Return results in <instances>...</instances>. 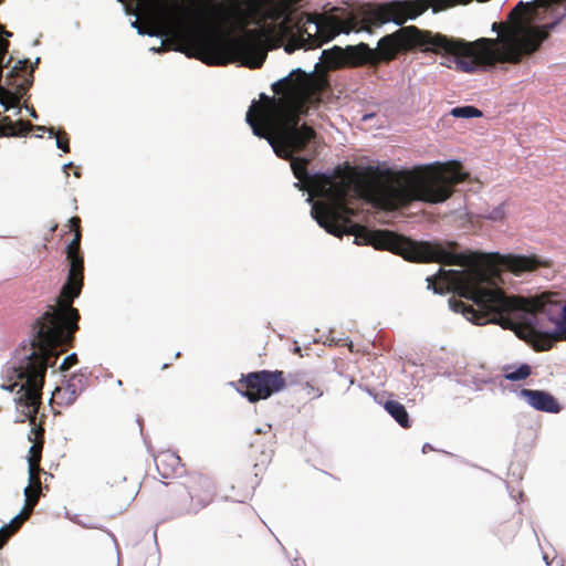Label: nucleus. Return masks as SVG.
<instances>
[{
  "label": "nucleus",
  "instance_id": "1",
  "mask_svg": "<svg viewBox=\"0 0 566 566\" xmlns=\"http://www.w3.org/2000/svg\"><path fill=\"white\" fill-rule=\"evenodd\" d=\"M329 87L324 75H307L297 69L272 85L280 97L261 94L260 102H253L247 113V123L255 136L264 138L277 157L290 160L295 184L311 195L324 198L312 206V217L326 232L342 238L354 235L350 217L354 210L347 206V197L357 186L386 210H396L409 206L412 201L429 203L443 202L451 197L455 185L462 182L465 175L459 164L418 167L413 170L394 172L367 167L358 171L355 167H337L333 176L311 175L307 170L308 158L294 157L304 151L317 134L307 124L300 125L302 115L308 105H318L322 94Z\"/></svg>",
  "mask_w": 566,
  "mask_h": 566
},
{
  "label": "nucleus",
  "instance_id": "2",
  "mask_svg": "<svg viewBox=\"0 0 566 566\" xmlns=\"http://www.w3.org/2000/svg\"><path fill=\"white\" fill-rule=\"evenodd\" d=\"M357 244H367L376 250H387L410 262L440 263L468 266V270H442L427 279L428 289L437 294L454 291L458 295L474 302L476 315L486 304L501 281L497 264L520 274L534 271L544 263L535 255H500L478 252H461L455 241H415L390 230H370L365 226H354L350 231Z\"/></svg>",
  "mask_w": 566,
  "mask_h": 566
},
{
  "label": "nucleus",
  "instance_id": "3",
  "mask_svg": "<svg viewBox=\"0 0 566 566\" xmlns=\"http://www.w3.org/2000/svg\"><path fill=\"white\" fill-rule=\"evenodd\" d=\"M139 10L146 14L151 27L138 29L139 34L163 36L171 34L178 42L177 50L196 57L207 65H226L238 61L250 69L263 65L266 53L258 44V32L249 30L243 36L226 41L217 29L182 27L175 30L169 19L172 8L168 0H136Z\"/></svg>",
  "mask_w": 566,
  "mask_h": 566
},
{
  "label": "nucleus",
  "instance_id": "4",
  "mask_svg": "<svg viewBox=\"0 0 566 566\" xmlns=\"http://www.w3.org/2000/svg\"><path fill=\"white\" fill-rule=\"evenodd\" d=\"M555 294L544 293L541 296L526 298L523 296H507L496 286L479 315L474 307L462 301H453L454 311H461L463 315L478 325L494 323L503 328L514 331L516 336L531 344L537 352L549 350L554 340H566V303L562 306L558 318L553 319L555 329L552 334L537 332L530 323L524 322L526 315L537 312H547L546 306L555 303L552 297Z\"/></svg>",
  "mask_w": 566,
  "mask_h": 566
},
{
  "label": "nucleus",
  "instance_id": "5",
  "mask_svg": "<svg viewBox=\"0 0 566 566\" xmlns=\"http://www.w3.org/2000/svg\"><path fill=\"white\" fill-rule=\"evenodd\" d=\"M82 232L76 231L66 247L69 273L55 305H50L33 324L38 344H69L71 347L81 318L73 302L81 295L84 285V258L81 252Z\"/></svg>",
  "mask_w": 566,
  "mask_h": 566
},
{
  "label": "nucleus",
  "instance_id": "6",
  "mask_svg": "<svg viewBox=\"0 0 566 566\" xmlns=\"http://www.w3.org/2000/svg\"><path fill=\"white\" fill-rule=\"evenodd\" d=\"M62 346H69V344H38V338L33 337L30 353L23 357L22 361L18 366L12 365L6 368V376L10 384L0 386L1 389L13 391L20 385L15 402L32 426L29 434L32 443L41 441L44 446L45 430L42 424H36V413L41 405L42 387L50 359L57 357V348Z\"/></svg>",
  "mask_w": 566,
  "mask_h": 566
},
{
  "label": "nucleus",
  "instance_id": "7",
  "mask_svg": "<svg viewBox=\"0 0 566 566\" xmlns=\"http://www.w3.org/2000/svg\"><path fill=\"white\" fill-rule=\"evenodd\" d=\"M354 29L355 22L352 19L342 20L332 15L302 12L295 22L296 34L285 45V51L292 53L301 48L314 49Z\"/></svg>",
  "mask_w": 566,
  "mask_h": 566
},
{
  "label": "nucleus",
  "instance_id": "8",
  "mask_svg": "<svg viewBox=\"0 0 566 566\" xmlns=\"http://www.w3.org/2000/svg\"><path fill=\"white\" fill-rule=\"evenodd\" d=\"M213 497V483L201 473H191L182 482L171 483L167 492L171 506L186 514L199 512L208 506Z\"/></svg>",
  "mask_w": 566,
  "mask_h": 566
},
{
  "label": "nucleus",
  "instance_id": "9",
  "mask_svg": "<svg viewBox=\"0 0 566 566\" xmlns=\"http://www.w3.org/2000/svg\"><path fill=\"white\" fill-rule=\"evenodd\" d=\"M232 386L250 402H256L282 390L285 387V378L281 370L252 371L242 375L238 381L232 382Z\"/></svg>",
  "mask_w": 566,
  "mask_h": 566
},
{
  "label": "nucleus",
  "instance_id": "10",
  "mask_svg": "<svg viewBox=\"0 0 566 566\" xmlns=\"http://www.w3.org/2000/svg\"><path fill=\"white\" fill-rule=\"evenodd\" d=\"M520 396L536 410L556 413L560 410L557 399L547 391L522 389Z\"/></svg>",
  "mask_w": 566,
  "mask_h": 566
},
{
  "label": "nucleus",
  "instance_id": "11",
  "mask_svg": "<svg viewBox=\"0 0 566 566\" xmlns=\"http://www.w3.org/2000/svg\"><path fill=\"white\" fill-rule=\"evenodd\" d=\"M32 129L39 130V137H42V132H49L50 135L55 134L53 127L46 128L45 126H34L30 122L22 119L12 122L9 116H3L0 119V136H24Z\"/></svg>",
  "mask_w": 566,
  "mask_h": 566
},
{
  "label": "nucleus",
  "instance_id": "12",
  "mask_svg": "<svg viewBox=\"0 0 566 566\" xmlns=\"http://www.w3.org/2000/svg\"><path fill=\"white\" fill-rule=\"evenodd\" d=\"M32 129L39 130V137H42V132H49L50 135L55 134L53 127L46 128L45 126H34L30 122L22 119L12 122L9 116H3L0 119V136H24Z\"/></svg>",
  "mask_w": 566,
  "mask_h": 566
},
{
  "label": "nucleus",
  "instance_id": "13",
  "mask_svg": "<svg viewBox=\"0 0 566 566\" xmlns=\"http://www.w3.org/2000/svg\"><path fill=\"white\" fill-rule=\"evenodd\" d=\"M82 375H74L64 386L57 387L52 395L53 401L60 406H71L82 390Z\"/></svg>",
  "mask_w": 566,
  "mask_h": 566
},
{
  "label": "nucleus",
  "instance_id": "14",
  "mask_svg": "<svg viewBox=\"0 0 566 566\" xmlns=\"http://www.w3.org/2000/svg\"><path fill=\"white\" fill-rule=\"evenodd\" d=\"M302 0H271L268 10V18L273 21L283 19L286 23L292 24L295 28L297 18L292 15L294 7L297 6Z\"/></svg>",
  "mask_w": 566,
  "mask_h": 566
},
{
  "label": "nucleus",
  "instance_id": "15",
  "mask_svg": "<svg viewBox=\"0 0 566 566\" xmlns=\"http://www.w3.org/2000/svg\"><path fill=\"white\" fill-rule=\"evenodd\" d=\"M180 459L172 452L164 451L155 458V464L159 474L165 478L174 476L179 469Z\"/></svg>",
  "mask_w": 566,
  "mask_h": 566
},
{
  "label": "nucleus",
  "instance_id": "16",
  "mask_svg": "<svg viewBox=\"0 0 566 566\" xmlns=\"http://www.w3.org/2000/svg\"><path fill=\"white\" fill-rule=\"evenodd\" d=\"M266 430H255L253 438L250 441V448L259 450L262 454L265 453L266 449L272 446L275 434L272 432L271 424L265 426Z\"/></svg>",
  "mask_w": 566,
  "mask_h": 566
},
{
  "label": "nucleus",
  "instance_id": "17",
  "mask_svg": "<svg viewBox=\"0 0 566 566\" xmlns=\"http://www.w3.org/2000/svg\"><path fill=\"white\" fill-rule=\"evenodd\" d=\"M386 411L402 427L410 428V420L405 406L396 400H387L384 405Z\"/></svg>",
  "mask_w": 566,
  "mask_h": 566
},
{
  "label": "nucleus",
  "instance_id": "18",
  "mask_svg": "<svg viewBox=\"0 0 566 566\" xmlns=\"http://www.w3.org/2000/svg\"><path fill=\"white\" fill-rule=\"evenodd\" d=\"M296 390L303 398L307 400L319 398L324 392L318 381L314 379L298 382Z\"/></svg>",
  "mask_w": 566,
  "mask_h": 566
},
{
  "label": "nucleus",
  "instance_id": "19",
  "mask_svg": "<svg viewBox=\"0 0 566 566\" xmlns=\"http://www.w3.org/2000/svg\"><path fill=\"white\" fill-rule=\"evenodd\" d=\"M42 472L41 467L33 468L29 467V485L24 489V495L29 493L30 496H35L38 500L41 495V480L40 474Z\"/></svg>",
  "mask_w": 566,
  "mask_h": 566
},
{
  "label": "nucleus",
  "instance_id": "20",
  "mask_svg": "<svg viewBox=\"0 0 566 566\" xmlns=\"http://www.w3.org/2000/svg\"><path fill=\"white\" fill-rule=\"evenodd\" d=\"M518 526L517 521H505L497 525L495 534L502 542H510L515 537Z\"/></svg>",
  "mask_w": 566,
  "mask_h": 566
},
{
  "label": "nucleus",
  "instance_id": "21",
  "mask_svg": "<svg viewBox=\"0 0 566 566\" xmlns=\"http://www.w3.org/2000/svg\"><path fill=\"white\" fill-rule=\"evenodd\" d=\"M503 371H504L505 379L511 380V381H518V380L526 379L531 375L532 369H531L530 365L522 364L514 370H513L512 366H505L503 368Z\"/></svg>",
  "mask_w": 566,
  "mask_h": 566
},
{
  "label": "nucleus",
  "instance_id": "22",
  "mask_svg": "<svg viewBox=\"0 0 566 566\" xmlns=\"http://www.w3.org/2000/svg\"><path fill=\"white\" fill-rule=\"evenodd\" d=\"M450 114L453 117H459V118L481 117L483 115L479 108L471 106V105L454 107L451 109Z\"/></svg>",
  "mask_w": 566,
  "mask_h": 566
},
{
  "label": "nucleus",
  "instance_id": "23",
  "mask_svg": "<svg viewBox=\"0 0 566 566\" xmlns=\"http://www.w3.org/2000/svg\"><path fill=\"white\" fill-rule=\"evenodd\" d=\"M42 450L43 446L42 442L39 441L38 443H32V446L29 449V457L28 462L29 467L39 468L41 467V459H42Z\"/></svg>",
  "mask_w": 566,
  "mask_h": 566
},
{
  "label": "nucleus",
  "instance_id": "24",
  "mask_svg": "<svg viewBox=\"0 0 566 566\" xmlns=\"http://www.w3.org/2000/svg\"><path fill=\"white\" fill-rule=\"evenodd\" d=\"M0 104L8 111L11 107H15L19 104V97L10 91L0 86Z\"/></svg>",
  "mask_w": 566,
  "mask_h": 566
},
{
  "label": "nucleus",
  "instance_id": "25",
  "mask_svg": "<svg viewBox=\"0 0 566 566\" xmlns=\"http://www.w3.org/2000/svg\"><path fill=\"white\" fill-rule=\"evenodd\" d=\"M40 63V59L38 57L34 62V65L30 63V60H19L17 64L12 67V70L9 72L8 77L11 78L18 74V72H24L28 66H30V72L32 73L34 71V67Z\"/></svg>",
  "mask_w": 566,
  "mask_h": 566
},
{
  "label": "nucleus",
  "instance_id": "26",
  "mask_svg": "<svg viewBox=\"0 0 566 566\" xmlns=\"http://www.w3.org/2000/svg\"><path fill=\"white\" fill-rule=\"evenodd\" d=\"M23 517L20 515H17L9 525H6L1 528V533H4L7 537H11L23 524Z\"/></svg>",
  "mask_w": 566,
  "mask_h": 566
},
{
  "label": "nucleus",
  "instance_id": "27",
  "mask_svg": "<svg viewBox=\"0 0 566 566\" xmlns=\"http://www.w3.org/2000/svg\"><path fill=\"white\" fill-rule=\"evenodd\" d=\"M38 501L39 500L35 496H30L29 493L27 494L25 505L22 512L19 514L21 517H23V521L29 518Z\"/></svg>",
  "mask_w": 566,
  "mask_h": 566
},
{
  "label": "nucleus",
  "instance_id": "28",
  "mask_svg": "<svg viewBox=\"0 0 566 566\" xmlns=\"http://www.w3.org/2000/svg\"><path fill=\"white\" fill-rule=\"evenodd\" d=\"M56 137V146L63 150L64 153H70V144L67 134L62 132H56L53 134Z\"/></svg>",
  "mask_w": 566,
  "mask_h": 566
},
{
  "label": "nucleus",
  "instance_id": "29",
  "mask_svg": "<svg viewBox=\"0 0 566 566\" xmlns=\"http://www.w3.org/2000/svg\"><path fill=\"white\" fill-rule=\"evenodd\" d=\"M232 19L239 20L240 24L242 27H245L248 24L247 19H245L240 7L233 8V10L231 11V14H229L224 18V23H229Z\"/></svg>",
  "mask_w": 566,
  "mask_h": 566
},
{
  "label": "nucleus",
  "instance_id": "30",
  "mask_svg": "<svg viewBox=\"0 0 566 566\" xmlns=\"http://www.w3.org/2000/svg\"><path fill=\"white\" fill-rule=\"evenodd\" d=\"M77 356L76 354H71L67 357L64 358L63 363L60 366V369L62 371L69 370L71 367H73L75 364H77Z\"/></svg>",
  "mask_w": 566,
  "mask_h": 566
},
{
  "label": "nucleus",
  "instance_id": "31",
  "mask_svg": "<svg viewBox=\"0 0 566 566\" xmlns=\"http://www.w3.org/2000/svg\"><path fill=\"white\" fill-rule=\"evenodd\" d=\"M69 226H70V230L72 232H74V234L76 233V231H81V219L80 217H72L70 220H69Z\"/></svg>",
  "mask_w": 566,
  "mask_h": 566
},
{
  "label": "nucleus",
  "instance_id": "32",
  "mask_svg": "<svg viewBox=\"0 0 566 566\" xmlns=\"http://www.w3.org/2000/svg\"><path fill=\"white\" fill-rule=\"evenodd\" d=\"M9 41L7 39H2L0 38V56L1 57H6V54L8 53V49H9Z\"/></svg>",
  "mask_w": 566,
  "mask_h": 566
},
{
  "label": "nucleus",
  "instance_id": "33",
  "mask_svg": "<svg viewBox=\"0 0 566 566\" xmlns=\"http://www.w3.org/2000/svg\"><path fill=\"white\" fill-rule=\"evenodd\" d=\"M502 218V213L497 210H494L492 216H491V219L492 220H497V219H501Z\"/></svg>",
  "mask_w": 566,
  "mask_h": 566
},
{
  "label": "nucleus",
  "instance_id": "34",
  "mask_svg": "<svg viewBox=\"0 0 566 566\" xmlns=\"http://www.w3.org/2000/svg\"><path fill=\"white\" fill-rule=\"evenodd\" d=\"M0 31H1L6 36H11V35H12V33H11V32L3 30V27H2L1 24H0Z\"/></svg>",
  "mask_w": 566,
  "mask_h": 566
},
{
  "label": "nucleus",
  "instance_id": "35",
  "mask_svg": "<svg viewBox=\"0 0 566 566\" xmlns=\"http://www.w3.org/2000/svg\"><path fill=\"white\" fill-rule=\"evenodd\" d=\"M427 450H432V447L430 444H424L423 448H422V451L423 452H427Z\"/></svg>",
  "mask_w": 566,
  "mask_h": 566
},
{
  "label": "nucleus",
  "instance_id": "36",
  "mask_svg": "<svg viewBox=\"0 0 566 566\" xmlns=\"http://www.w3.org/2000/svg\"><path fill=\"white\" fill-rule=\"evenodd\" d=\"M258 484L256 481H252L251 484H250V490H254L255 485Z\"/></svg>",
  "mask_w": 566,
  "mask_h": 566
},
{
  "label": "nucleus",
  "instance_id": "37",
  "mask_svg": "<svg viewBox=\"0 0 566 566\" xmlns=\"http://www.w3.org/2000/svg\"><path fill=\"white\" fill-rule=\"evenodd\" d=\"M31 116L36 117V113H35V111H34V109H32V112H31Z\"/></svg>",
  "mask_w": 566,
  "mask_h": 566
},
{
  "label": "nucleus",
  "instance_id": "38",
  "mask_svg": "<svg viewBox=\"0 0 566 566\" xmlns=\"http://www.w3.org/2000/svg\"><path fill=\"white\" fill-rule=\"evenodd\" d=\"M4 0H0V4L3 2Z\"/></svg>",
  "mask_w": 566,
  "mask_h": 566
}]
</instances>
